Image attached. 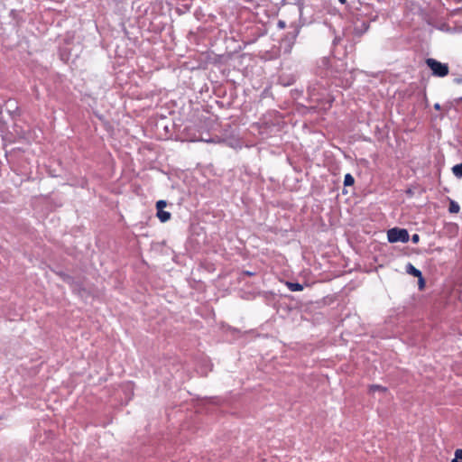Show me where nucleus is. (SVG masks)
I'll return each mask as SVG.
<instances>
[{"label":"nucleus","mask_w":462,"mask_h":462,"mask_svg":"<svg viewBox=\"0 0 462 462\" xmlns=\"http://www.w3.org/2000/svg\"><path fill=\"white\" fill-rule=\"evenodd\" d=\"M167 206L165 200H159L156 203L157 208V217L161 220V222H167L171 218V213L168 211H164V208Z\"/></svg>","instance_id":"7ed1b4c3"},{"label":"nucleus","mask_w":462,"mask_h":462,"mask_svg":"<svg viewBox=\"0 0 462 462\" xmlns=\"http://www.w3.org/2000/svg\"><path fill=\"white\" fill-rule=\"evenodd\" d=\"M427 65L432 70V74L437 77H445L448 74V66L434 59H427Z\"/></svg>","instance_id":"f257e3e1"},{"label":"nucleus","mask_w":462,"mask_h":462,"mask_svg":"<svg viewBox=\"0 0 462 462\" xmlns=\"http://www.w3.org/2000/svg\"><path fill=\"white\" fill-rule=\"evenodd\" d=\"M419 282H420V288H422V287H423V285H424V282H420L419 281Z\"/></svg>","instance_id":"4468645a"},{"label":"nucleus","mask_w":462,"mask_h":462,"mask_svg":"<svg viewBox=\"0 0 462 462\" xmlns=\"http://www.w3.org/2000/svg\"><path fill=\"white\" fill-rule=\"evenodd\" d=\"M278 26L282 29L285 27V23L283 21H279Z\"/></svg>","instance_id":"f8f14e48"},{"label":"nucleus","mask_w":462,"mask_h":462,"mask_svg":"<svg viewBox=\"0 0 462 462\" xmlns=\"http://www.w3.org/2000/svg\"><path fill=\"white\" fill-rule=\"evenodd\" d=\"M434 108L437 109V110H439L440 109V105L439 103L435 104L434 105Z\"/></svg>","instance_id":"ddd939ff"},{"label":"nucleus","mask_w":462,"mask_h":462,"mask_svg":"<svg viewBox=\"0 0 462 462\" xmlns=\"http://www.w3.org/2000/svg\"><path fill=\"white\" fill-rule=\"evenodd\" d=\"M286 286L291 291H300L303 290V286L298 282H287Z\"/></svg>","instance_id":"39448f33"},{"label":"nucleus","mask_w":462,"mask_h":462,"mask_svg":"<svg viewBox=\"0 0 462 462\" xmlns=\"http://www.w3.org/2000/svg\"><path fill=\"white\" fill-rule=\"evenodd\" d=\"M407 273L413 275L414 277H418L420 282H423V278L421 272L415 268L411 263H409L406 267Z\"/></svg>","instance_id":"20e7f679"},{"label":"nucleus","mask_w":462,"mask_h":462,"mask_svg":"<svg viewBox=\"0 0 462 462\" xmlns=\"http://www.w3.org/2000/svg\"><path fill=\"white\" fill-rule=\"evenodd\" d=\"M419 240H420V236H419V235H418V234H414V235L412 236V237H411V241H412V243L417 244V243L419 242Z\"/></svg>","instance_id":"9b49d317"},{"label":"nucleus","mask_w":462,"mask_h":462,"mask_svg":"<svg viewBox=\"0 0 462 462\" xmlns=\"http://www.w3.org/2000/svg\"><path fill=\"white\" fill-rule=\"evenodd\" d=\"M354 178L351 174L347 173L345 175V179H344V184L346 186H350V185H353L354 184Z\"/></svg>","instance_id":"1a4fd4ad"},{"label":"nucleus","mask_w":462,"mask_h":462,"mask_svg":"<svg viewBox=\"0 0 462 462\" xmlns=\"http://www.w3.org/2000/svg\"><path fill=\"white\" fill-rule=\"evenodd\" d=\"M448 210L450 213H458L460 210V207L457 202L451 200L449 203Z\"/></svg>","instance_id":"6e6552de"},{"label":"nucleus","mask_w":462,"mask_h":462,"mask_svg":"<svg viewBox=\"0 0 462 462\" xmlns=\"http://www.w3.org/2000/svg\"><path fill=\"white\" fill-rule=\"evenodd\" d=\"M452 172L456 177L462 178V163L453 166Z\"/></svg>","instance_id":"0eeeda50"},{"label":"nucleus","mask_w":462,"mask_h":462,"mask_svg":"<svg viewBox=\"0 0 462 462\" xmlns=\"http://www.w3.org/2000/svg\"><path fill=\"white\" fill-rule=\"evenodd\" d=\"M387 238L390 243L402 242L406 243L409 241V233L406 229L392 228L387 232Z\"/></svg>","instance_id":"f03ea898"},{"label":"nucleus","mask_w":462,"mask_h":462,"mask_svg":"<svg viewBox=\"0 0 462 462\" xmlns=\"http://www.w3.org/2000/svg\"><path fill=\"white\" fill-rule=\"evenodd\" d=\"M369 392L371 393H374L375 392H380V393H386L387 392V388L386 387H383L382 385H379V384H372L369 386Z\"/></svg>","instance_id":"423d86ee"},{"label":"nucleus","mask_w":462,"mask_h":462,"mask_svg":"<svg viewBox=\"0 0 462 462\" xmlns=\"http://www.w3.org/2000/svg\"><path fill=\"white\" fill-rule=\"evenodd\" d=\"M339 2L344 4V3H346V0H339Z\"/></svg>","instance_id":"2eb2a0df"},{"label":"nucleus","mask_w":462,"mask_h":462,"mask_svg":"<svg viewBox=\"0 0 462 462\" xmlns=\"http://www.w3.org/2000/svg\"><path fill=\"white\" fill-rule=\"evenodd\" d=\"M451 462H462V449H457L455 451V458Z\"/></svg>","instance_id":"9d476101"}]
</instances>
